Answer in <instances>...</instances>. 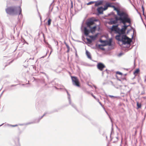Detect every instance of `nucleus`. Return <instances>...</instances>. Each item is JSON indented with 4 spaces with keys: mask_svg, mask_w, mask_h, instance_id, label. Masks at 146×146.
Instances as JSON below:
<instances>
[{
    "mask_svg": "<svg viewBox=\"0 0 146 146\" xmlns=\"http://www.w3.org/2000/svg\"><path fill=\"white\" fill-rule=\"evenodd\" d=\"M66 44V46L68 49H69L70 47H69V46L67 44Z\"/></svg>",
    "mask_w": 146,
    "mask_h": 146,
    "instance_id": "32",
    "label": "nucleus"
},
{
    "mask_svg": "<svg viewBox=\"0 0 146 146\" xmlns=\"http://www.w3.org/2000/svg\"><path fill=\"white\" fill-rule=\"evenodd\" d=\"M102 74H104V72H102Z\"/></svg>",
    "mask_w": 146,
    "mask_h": 146,
    "instance_id": "47",
    "label": "nucleus"
},
{
    "mask_svg": "<svg viewBox=\"0 0 146 146\" xmlns=\"http://www.w3.org/2000/svg\"><path fill=\"white\" fill-rule=\"evenodd\" d=\"M33 123V122H31V123H28L27 124H30L31 123Z\"/></svg>",
    "mask_w": 146,
    "mask_h": 146,
    "instance_id": "38",
    "label": "nucleus"
},
{
    "mask_svg": "<svg viewBox=\"0 0 146 146\" xmlns=\"http://www.w3.org/2000/svg\"><path fill=\"white\" fill-rule=\"evenodd\" d=\"M116 73L117 74H119L120 75H122V73H121L120 72H118V71L117 72H116Z\"/></svg>",
    "mask_w": 146,
    "mask_h": 146,
    "instance_id": "27",
    "label": "nucleus"
},
{
    "mask_svg": "<svg viewBox=\"0 0 146 146\" xmlns=\"http://www.w3.org/2000/svg\"><path fill=\"white\" fill-rule=\"evenodd\" d=\"M7 126H11V125H12L10 124H7Z\"/></svg>",
    "mask_w": 146,
    "mask_h": 146,
    "instance_id": "35",
    "label": "nucleus"
},
{
    "mask_svg": "<svg viewBox=\"0 0 146 146\" xmlns=\"http://www.w3.org/2000/svg\"><path fill=\"white\" fill-rule=\"evenodd\" d=\"M4 37L3 34V32H0V40L2 39Z\"/></svg>",
    "mask_w": 146,
    "mask_h": 146,
    "instance_id": "18",
    "label": "nucleus"
},
{
    "mask_svg": "<svg viewBox=\"0 0 146 146\" xmlns=\"http://www.w3.org/2000/svg\"><path fill=\"white\" fill-rule=\"evenodd\" d=\"M33 59H34V58H33L32 59H33Z\"/></svg>",
    "mask_w": 146,
    "mask_h": 146,
    "instance_id": "54",
    "label": "nucleus"
},
{
    "mask_svg": "<svg viewBox=\"0 0 146 146\" xmlns=\"http://www.w3.org/2000/svg\"><path fill=\"white\" fill-rule=\"evenodd\" d=\"M109 97L110 98H117V96H113L111 95H109Z\"/></svg>",
    "mask_w": 146,
    "mask_h": 146,
    "instance_id": "28",
    "label": "nucleus"
},
{
    "mask_svg": "<svg viewBox=\"0 0 146 146\" xmlns=\"http://www.w3.org/2000/svg\"><path fill=\"white\" fill-rule=\"evenodd\" d=\"M106 46V44H99L98 45V46H99V48L102 50H105V49L103 48H102V47H101V46Z\"/></svg>",
    "mask_w": 146,
    "mask_h": 146,
    "instance_id": "16",
    "label": "nucleus"
},
{
    "mask_svg": "<svg viewBox=\"0 0 146 146\" xmlns=\"http://www.w3.org/2000/svg\"><path fill=\"white\" fill-rule=\"evenodd\" d=\"M95 3V1H91L87 3V5H90Z\"/></svg>",
    "mask_w": 146,
    "mask_h": 146,
    "instance_id": "25",
    "label": "nucleus"
},
{
    "mask_svg": "<svg viewBox=\"0 0 146 146\" xmlns=\"http://www.w3.org/2000/svg\"><path fill=\"white\" fill-rule=\"evenodd\" d=\"M90 32V30L88 29L86 27L84 28V34L86 36H88Z\"/></svg>",
    "mask_w": 146,
    "mask_h": 146,
    "instance_id": "9",
    "label": "nucleus"
},
{
    "mask_svg": "<svg viewBox=\"0 0 146 146\" xmlns=\"http://www.w3.org/2000/svg\"><path fill=\"white\" fill-rule=\"evenodd\" d=\"M98 35V34H96L94 36H89V37H90L92 40H95L96 37H97Z\"/></svg>",
    "mask_w": 146,
    "mask_h": 146,
    "instance_id": "12",
    "label": "nucleus"
},
{
    "mask_svg": "<svg viewBox=\"0 0 146 146\" xmlns=\"http://www.w3.org/2000/svg\"><path fill=\"white\" fill-rule=\"evenodd\" d=\"M127 31V32H128V31Z\"/></svg>",
    "mask_w": 146,
    "mask_h": 146,
    "instance_id": "52",
    "label": "nucleus"
},
{
    "mask_svg": "<svg viewBox=\"0 0 146 146\" xmlns=\"http://www.w3.org/2000/svg\"><path fill=\"white\" fill-rule=\"evenodd\" d=\"M31 59V58H30L29 59H30H30Z\"/></svg>",
    "mask_w": 146,
    "mask_h": 146,
    "instance_id": "53",
    "label": "nucleus"
},
{
    "mask_svg": "<svg viewBox=\"0 0 146 146\" xmlns=\"http://www.w3.org/2000/svg\"><path fill=\"white\" fill-rule=\"evenodd\" d=\"M52 3H51L50 4V6L49 7V9H50L51 8V10L50 11V12L51 11H52V9H53V7H51V6H52Z\"/></svg>",
    "mask_w": 146,
    "mask_h": 146,
    "instance_id": "26",
    "label": "nucleus"
},
{
    "mask_svg": "<svg viewBox=\"0 0 146 146\" xmlns=\"http://www.w3.org/2000/svg\"><path fill=\"white\" fill-rule=\"evenodd\" d=\"M87 40L89 42H92V40L89 38H87Z\"/></svg>",
    "mask_w": 146,
    "mask_h": 146,
    "instance_id": "29",
    "label": "nucleus"
},
{
    "mask_svg": "<svg viewBox=\"0 0 146 146\" xmlns=\"http://www.w3.org/2000/svg\"><path fill=\"white\" fill-rule=\"evenodd\" d=\"M130 25L125 26L124 27H122L120 29L118 27V25H113L111 28V30L112 31H114L115 33H117L118 35L115 36V38L119 41L122 42L123 44H129L132 42V40L128 37L126 35H124L125 33L126 30Z\"/></svg>",
    "mask_w": 146,
    "mask_h": 146,
    "instance_id": "1",
    "label": "nucleus"
},
{
    "mask_svg": "<svg viewBox=\"0 0 146 146\" xmlns=\"http://www.w3.org/2000/svg\"><path fill=\"white\" fill-rule=\"evenodd\" d=\"M127 31V32H128V31Z\"/></svg>",
    "mask_w": 146,
    "mask_h": 146,
    "instance_id": "51",
    "label": "nucleus"
},
{
    "mask_svg": "<svg viewBox=\"0 0 146 146\" xmlns=\"http://www.w3.org/2000/svg\"><path fill=\"white\" fill-rule=\"evenodd\" d=\"M92 96L94 98H95V97L93 96L92 94Z\"/></svg>",
    "mask_w": 146,
    "mask_h": 146,
    "instance_id": "42",
    "label": "nucleus"
},
{
    "mask_svg": "<svg viewBox=\"0 0 146 146\" xmlns=\"http://www.w3.org/2000/svg\"><path fill=\"white\" fill-rule=\"evenodd\" d=\"M51 52H50V54L51 53Z\"/></svg>",
    "mask_w": 146,
    "mask_h": 146,
    "instance_id": "50",
    "label": "nucleus"
},
{
    "mask_svg": "<svg viewBox=\"0 0 146 146\" xmlns=\"http://www.w3.org/2000/svg\"><path fill=\"white\" fill-rule=\"evenodd\" d=\"M112 7L114 8V10L116 11L117 14L119 16L129 17L128 14L126 12L120 10L114 6H113Z\"/></svg>",
    "mask_w": 146,
    "mask_h": 146,
    "instance_id": "4",
    "label": "nucleus"
},
{
    "mask_svg": "<svg viewBox=\"0 0 146 146\" xmlns=\"http://www.w3.org/2000/svg\"><path fill=\"white\" fill-rule=\"evenodd\" d=\"M71 4H72L71 7L72 8L73 7V5H72V2H71Z\"/></svg>",
    "mask_w": 146,
    "mask_h": 146,
    "instance_id": "40",
    "label": "nucleus"
},
{
    "mask_svg": "<svg viewBox=\"0 0 146 146\" xmlns=\"http://www.w3.org/2000/svg\"><path fill=\"white\" fill-rule=\"evenodd\" d=\"M24 125V124H19V125H21V126L23 125Z\"/></svg>",
    "mask_w": 146,
    "mask_h": 146,
    "instance_id": "36",
    "label": "nucleus"
},
{
    "mask_svg": "<svg viewBox=\"0 0 146 146\" xmlns=\"http://www.w3.org/2000/svg\"><path fill=\"white\" fill-rule=\"evenodd\" d=\"M4 124V123H3V124H2L1 125H0V127L2 125H3V124Z\"/></svg>",
    "mask_w": 146,
    "mask_h": 146,
    "instance_id": "43",
    "label": "nucleus"
},
{
    "mask_svg": "<svg viewBox=\"0 0 146 146\" xmlns=\"http://www.w3.org/2000/svg\"><path fill=\"white\" fill-rule=\"evenodd\" d=\"M94 87L95 88H96V87L95 86H94Z\"/></svg>",
    "mask_w": 146,
    "mask_h": 146,
    "instance_id": "45",
    "label": "nucleus"
},
{
    "mask_svg": "<svg viewBox=\"0 0 146 146\" xmlns=\"http://www.w3.org/2000/svg\"><path fill=\"white\" fill-rule=\"evenodd\" d=\"M69 49H68V51H67V52H69Z\"/></svg>",
    "mask_w": 146,
    "mask_h": 146,
    "instance_id": "46",
    "label": "nucleus"
},
{
    "mask_svg": "<svg viewBox=\"0 0 146 146\" xmlns=\"http://www.w3.org/2000/svg\"><path fill=\"white\" fill-rule=\"evenodd\" d=\"M6 13L11 15H17L22 16V9L20 6H12L8 7L5 9Z\"/></svg>",
    "mask_w": 146,
    "mask_h": 146,
    "instance_id": "3",
    "label": "nucleus"
},
{
    "mask_svg": "<svg viewBox=\"0 0 146 146\" xmlns=\"http://www.w3.org/2000/svg\"><path fill=\"white\" fill-rule=\"evenodd\" d=\"M112 41L111 39H110L109 41L106 40V46L108 45L109 46H111V45Z\"/></svg>",
    "mask_w": 146,
    "mask_h": 146,
    "instance_id": "15",
    "label": "nucleus"
},
{
    "mask_svg": "<svg viewBox=\"0 0 146 146\" xmlns=\"http://www.w3.org/2000/svg\"><path fill=\"white\" fill-rule=\"evenodd\" d=\"M70 104L74 108H75L76 109V107L75 106L73 103H72L71 102V104Z\"/></svg>",
    "mask_w": 146,
    "mask_h": 146,
    "instance_id": "24",
    "label": "nucleus"
},
{
    "mask_svg": "<svg viewBox=\"0 0 146 146\" xmlns=\"http://www.w3.org/2000/svg\"><path fill=\"white\" fill-rule=\"evenodd\" d=\"M71 78L73 84L78 87L80 86L79 83L77 78L73 76H71Z\"/></svg>",
    "mask_w": 146,
    "mask_h": 146,
    "instance_id": "5",
    "label": "nucleus"
},
{
    "mask_svg": "<svg viewBox=\"0 0 146 146\" xmlns=\"http://www.w3.org/2000/svg\"><path fill=\"white\" fill-rule=\"evenodd\" d=\"M94 21L92 19H90L86 23V24L87 27L90 28V26L94 24Z\"/></svg>",
    "mask_w": 146,
    "mask_h": 146,
    "instance_id": "7",
    "label": "nucleus"
},
{
    "mask_svg": "<svg viewBox=\"0 0 146 146\" xmlns=\"http://www.w3.org/2000/svg\"><path fill=\"white\" fill-rule=\"evenodd\" d=\"M97 10L98 13L99 14H103V12L104 11L103 10V7H99L98 8Z\"/></svg>",
    "mask_w": 146,
    "mask_h": 146,
    "instance_id": "10",
    "label": "nucleus"
},
{
    "mask_svg": "<svg viewBox=\"0 0 146 146\" xmlns=\"http://www.w3.org/2000/svg\"><path fill=\"white\" fill-rule=\"evenodd\" d=\"M11 127H15L17 126V125H11Z\"/></svg>",
    "mask_w": 146,
    "mask_h": 146,
    "instance_id": "33",
    "label": "nucleus"
},
{
    "mask_svg": "<svg viewBox=\"0 0 146 146\" xmlns=\"http://www.w3.org/2000/svg\"><path fill=\"white\" fill-rule=\"evenodd\" d=\"M135 83H132V84H134Z\"/></svg>",
    "mask_w": 146,
    "mask_h": 146,
    "instance_id": "48",
    "label": "nucleus"
},
{
    "mask_svg": "<svg viewBox=\"0 0 146 146\" xmlns=\"http://www.w3.org/2000/svg\"><path fill=\"white\" fill-rule=\"evenodd\" d=\"M86 55L87 56L88 58L90 59H91V56L89 52H88L87 50H86Z\"/></svg>",
    "mask_w": 146,
    "mask_h": 146,
    "instance_id": "13",
    "label": "nucleus"
},
{
    "mask_svg": "<svg viewBox=\"0 0 146 146\" xmlns=\"http://www.w3.org/2000/svg\"><path fill=\"white\" fill-rule=\"evenodd\" d=\"M106 71H107V69H106Z\"/></svg>",
    "mask_w": 146,
    "mask_h": 146,
    "instance_id": "55",
    "label": "nucleus"
},
{
    "mask_svg": "<svg viewBox=\"0 0 146 146\" xmlns=\"http://www.w3.org/2000/svg\"><path fill=\"white\" fill-rule=\"evenodd\" d=\"M142 10H143V13L144 12V8L143 7V6H142Z\"/></svg>",
    "mask_w": 146,
    "mask_h": 146,
    "instance_id": "37",
    "label": "nucleus"
},
{
    "mask_svg": "<svg viewBox=\"0 0 146 146\" xmlns=\"http://www.w3.org/2000/svg\"><path fill=\"white\" fill-rule=\"evenodd\" d=\"M43 117L42 116H41L40 118H39L38 119V122L40 120V119H41Z\"/></svg>",
    "mask_w": 146,
    "mask_h": 146,
    "instance_id": "30",
    "label": "nucleus"
},
{
    "mask_svg": "<svg viewBox=\"0 0 146 146\" xmlns=\"http://www.w3.org/2000/svg\"><path fill=\"white\" fill-rule=\"evenodd\" d=\"M139 72V69H136L135 72H134V74H138Z\"/></svg>",
    "mask_w": 146,
    "mask_h": 146,
    "instance_id": "21",
    "label": "nucleus"
},
{
    "mask_svg": "<svg viewBox=\"0 0 146 146\" xmlns=\"http://www.w3.org/2000/svg\"><path fill=\"white\" fill-rule=\"evenodd\" d=\"M98 68L100 71H102L104 68H105V66L102 63H99L97 64Z\"/></svg>",
    "mask_w": 146,
    "mask_h": 146,
    "instance_id": "6",
    "label": "nucleus"
},
{
    "mask_svg": "<svg viewBox=\"0 0 146 146\" xmlns=\"http://www.w3.org/2000/svg\"><path fill=\"white\" fill-rule=\"evenodd\" d=\"M40 19H41V17H40Z\"/></svg>",
    "mask_w": 146,
    "mask_h": 146,
    "instance_id": "49",
    "label": "nucleus"
},
{
    "mask_svg": "<svg viewBox=\"0 0 146 146\" xmlns=\"http://www.w3.org/2000/svg\"><path fill=\"white\" fill-rule=\"evenodd\" d=\"M16 86V85H11V87H13V86Z\"/></svg>",
    "mask_w": 146,
    "mask_h": 146,
    "instance_id": "39",
    "label": "nucleus"
},
{
    "mask_svg": "<svg viewBox=\"0 0 146 146\" xmlns=\"http://www.w3.org/2000/svg\"><path fill=\"white\" fill-rule=\"evenodd\" d=\"M103 0H100L96 1H95V6H98L100 5H102L103 4Z\"/></svg>",
    "mask_w": 146,
    "mask_h": 146,
    "instance_id": "8",
    "label": "nucleus"
},
{
    "mask_svg": "<svg viewBox=\"0 0 146 146\" xmlns=\"http://www.w3.org/2000/svg\"><path fill=\"white\" fill-rule=\"evenodd\" d=\"M137 106L138 108H140L141 106V104L138 102L137 103Z\"/></svg>",
    "mask_w": 146,
    "mask_h": 146,
    "instance_id": "23",
    "label": "nucleus"
},
{
    "mask_svg": "<svg viewBox=\"0 0 146 146\" xmlns=\"http://www.w3.org/2000/svg\"><path fill=\"white\" fill-rule=\"evenodd\" d=\"M47 112H46L42 116L43 117L46 114H47Z\"/></svg>",
    "mask_w": 146,
    "mask_h": 146,
    "instance_id": "34",
    "label": "nucleus"
},
{
    "mask_svg": "<svg viewBox=\"0 0 146 146\" xmlns=\"http://www.w3.org/2000/svg\"><path fill=\"white\" fill-rule=\"evenodd\" d=\"M115 19L114 20L113 19H111L110 20V24H115L117 23L118 21H119L120 22L122 23L123 24V25L122 27H124L125 26H127L126 25V23H128L131 24V21L130 18L129 17L119 16L118 17L117 16H115Z\"/></svg>",
    "mask_w": 146,
    "mask_h": 146,
    "instance_id": "2",
    "label": "nucleus"
},
{
    "mask_svg": "<svg viewBox=\"0 0 146 146\" xmlns=\"http://www.w3.org/2000/svg\"><path fill=\"white\" fill-rule=\"evenodd\" d=\"M64 88L65 89V90L66 92V93H67V95H68V99L69 104H71L70 95V94L68 93L67 90L65 88Z\"/></svg>",
    "mask_w": 146,
    "mask_h": 146,
    "instance_id": "11",
    "label": "nucleus"
},
{
    "mask_svg": "<svg viewBox=\"0 0 146 146\" xmlns=\"http://www.w3.org/2000/svg\"><path fill=\"white\" fill-rule=\"evenodd\" d=\"M100 41L101 43H104V44H106V40H103L101 39L100 40Z\"/></svg>",
    "mask_w": 146,
    "mask_h": 146,
    "instance_id": "22",
    "label": "nucleus"
},
{
    "mask_svg": "<svg viewBox=\"0 0 146 146\" xmlns=\"http://www.w3.org/2000/svg\"><path fill=\"white\" fill-rule=\"evenodd\" d=\"M110 5L108 4V5H105L104 6V7H103V10L104 11L105 10H106L108 7L110 6Z\"/></svg>",
    "mask_w": 146,
    "mask_h": 146,
    "instance_id": "20",
    "label": "nucleus"
},
{
    "mask_svg": "<svg viewBox=\"0 0 146 146\" xmlns=\"http://www.w3.org/2000/svg\"><path fill=\"white\" fill-rule=\"evenodd\" d=\"M106 46V44H99L98 45V46H99V48L102 50H105V49L103 48H102V47H101V46Z\"/></svg>",
    "mask_w": 146,
    "mask_h": 146,
    "instance_id": "17",
    "label": "nucleus"
},
{
    "mask_svg": "<svg viewBox=\"0 0 146 146\" xmlns=\"http://www.w3.org/2000/svg\"><path fill=\"white\" fill-rule=\"evenodd\" d=\"M62 86V88H59V89L60 90H65V89H64V86Z\"/></svg>",
    "mask_w": 146,
    "mask_h": 146,
    "instance_id": "31",
    "label": "nucleus"
},
{
    "mask_svg": "<svg viewBox=\"0 0 146 146\" xmlns=\"http://www.w3.org/2000/svg\"><path fill=\"white\" fill-rule=\"evenodd\" d=\"M96 26H95L91 28L90 31L91 33H93L96 30Z\"/></svg>",
    "mask_w": 146,
    "mask_h": 146,
    "instance_id": "14",
    "label": "nucleus"
},
{
    "mask_svg": "<svg viewBox=\"0 0 146 146\" xmlns=\"http://www.w3.org/2000/svg\"><path fill=\"white\" fill-rule=\"evenodd\" d=\"M144 81L145 82H146V79H145V80H144Z\"/></svg>",
    "mask_w": 146,
    "mask_h": 146,
    "instance_id": "44",
    "label": "nucleus"
},
{
    "mask_svg": "<svg viewBox=\"0 0 146 146\" xmlns=\"http://www.w3.org/2000/svg\"><path fill=\"white\" fill-rule=\"evenodd\" d=\"M52 21V20L51 19H49L48 21V26H49L50 25L51 23V22Z\"/></svg>",
    "mask_w": 146,
    "mask_h": 146,
    "instance_id": "19",
    "label": "nucleus"
},
{
    "mask_svg": "<svg viewBox=\"0 0 146 146\" xmlns=\"http://www.w3.org/2000/svg\"><path fill=\"white\" fill-rule=\"evenodd\" d=\"M99 103H100V105L101 106H102V104L101 103V102H99Z\"/></svg>",
    "mask_w": 146,
    "mask_h": 146,
    "instance_id": "41",
    "label": "nucleus"
}]
</instances>
